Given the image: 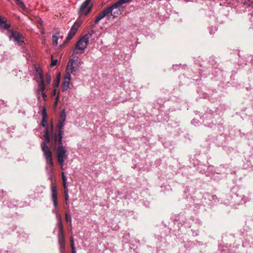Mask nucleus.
<instances>
[{
	"mask_svg": "<svg viewBox=\"0 0 253 253\" xmlns=\"http://www.w3.org/2000/svg\"><path fill=\"white\" fill-rule=\"evenodd\" d=\"M111 12L110 8H106L101 12L99 13L95 20V23H98L101 20L105 17L107 16L109 18V14Z\"/></svg>",
	"mask_w": 253,
	"mask_h": 253,
	"instance_id": "11",
	"label": "nucleus"
},
{
	"mask_svg": "<svg viewBox=\"0 0 253 253\" xmlns=\"http://www.w3.org/2000/svg\"><path fill=\"white\" fill-rule=\"evenodd\" d=\"M83 62L78 59H71L69 60L67 68V72H69L70 74L76 75L77 72L79 70Z\"/></svg>",
	"mask_w": 253,
	"mask_h": 253,
	"instance_id": "4",
	"label": "nucleus"
},
{
	"mask_svg": "<svg viewBox=\"0 0 253 253\" xmlns=\"http://www.w3.org/2000/svg\"><path fill=\"white\" fill-rule=\"evenodd\" d=\"M57 102L55 101V105L56 106L57 105Z\"/></svg>",
	"mask_w": 253,
	"mask_h": 253,
	"instance_id": "33",
	"label": "nucleus"
},
{
	"mask_svg": "<svg viewBox=\"0 0 253 253\" xmlns=\"http://www.w3.org/2000/svg\"><path fill=\"white\" fill-rule=\"evenodd\" d=\"M57 59H52L51 66H55L57 64Z\"/></svg>",
	"mask_w": 253,
	"mask_h": 253,
	"instance_id": "28",
	"label": "nucleus"
},
{
	"mask_svg": "<svg viewBox=\"0 0 253 253\" xmlns=\"http://www.w3.org/2000/svg\"><path fill=\"white\" fill-rule=\"evenodd\" d=\"M65 122L59 121L57 125V132H54L52 124L50 127H46L43 135L44 141L41 143V148L46 161V168L53 171V166L52 153L47 146L50 141V138L53 139L55 148H56V155L58 161L61 166V169L63 170L65 160L67 158V150L62 144L63 128Z\"/></svg>",
	"mask_w": 253,
	"mask_h": 253,
	"instance_id": "1",
	"label": "nucleus"
},
{
	"mask_svg": "<svg viewBox=\"0 0 253 253\" xmlns=\"http://www.w3.org/2000/svg\"><path fill=\"white\" fill-rule=\"evenodd\" d=\"M9 39L16 42L19 45H22L24 42L22 35L17 31H11L9 33Z\"/></svg>",
	"mask_w": 253,
	"mask_h": 253,
	"instance_id": "6",
	"label": "nucleus"
},
{
	"mask_svg": "<svg viewBox=\"0 0 253 253\" xmlns=\"http://www.w3.org/2000/svg\"><path fill=\"white\" fill-rule=\"evenodd\" d=\"M52 212L56 214V218H58L59 217H61V216L58 213V210L57 208H54L52 210Z\"/></svg>",
	"mask_w": 253,
	"mask_h": 253,
	"instance_id": "23",
	"label": "nucleus"
},
{
	"mask_svg": "<svg viewBox=\"0 0 253 253\" xmlns=\"http://www.w3.org/2000/svg\"><path fill=\"white\" fill-rule=\"evenodd\" d=\"M58 37L57 36L53 35L52 41H53V43L55 45H57L58 44Z\"/></svg>",
	"mask_w": 253,
	"mask_h": 253,
	"instance_id": "20",
	"label": "nucleus"
},
{
	"mask_svg": "<svg viewBox=\"0 0 253 253\" xmlns=\"http://www.w3.org/2000/svg\"><path fill=\"white\" fill-rule=\"evenodd\" d=\"M64 196H65V203L66 205L68 207H69V194H68V191H64Z\"/></svg>",
	"mask_w": 253,
	"mask_h": 253,
	"instance_id": "19",
	"label": "nucleus"
},
{
	"mask_svg": "<svg viewBox=\"0 0 253 253\" xmlns=\"http://www.w3.org/2000/svg\"><path fill=\"white\" fill-rule=\"evenodd\" d=\"M59 98V96H57L56 97V102H58V100Z\"/></svg>",
	"mask_w": 253,
	"mask_h": 253,
	"instance_id": "31",
	"label": "nucleus"
},
{
	"mask_svg": "<svg viewBox=\"0 0 253 253\" xmlns=\"http://www.w3.org/2000/svg\"><path fill=\"white\" fill-rule=\"evenodd\" d=\"M46 123H47V119L42 118V123H41L42 126L46 127ZM47 126H46V127Z\"/></svg>",
	"mask_w": 253,
	"mask_h": 253,
	"instance_id": "25",
	"label": "nucleus"
},
{
	"mask_svg": "<svg viewBox=\"0 0 253 253\" xmlns=\"http://www.w3.org/2000/svg\"><path fill=\"white\" fill-rule=\"evenodd\" d=\"M133 0H119L118 1H116L117 4L116 5H122L125 3H127L131 2Z\"/></svg>",
	"mask_w": 253,
	"mask_h": 253,
	"instance_id": "17",
	"label": "nucleus"
},
{
	"mask_svg": "<svg viewBox=\"0 0 253 253\" xmlns=\"http://www.w3.org/2000/svg\"><path fill=\"white\" fill-rule=\"evenodd\" d=\"M45 88H46L51 82L52 76L50 72L46 73L45 77L43 76Z\"/></svg>",
	"mask_w": 253,
	"mask_h": 253,
	"instance_id": "13",
	"label": "nucleus"
},
{
	"mask_svg": "<svg viewBox=\"0 0 253 253\" xmlns=\"http://www.w3.org/2000/svg\"><path fill=\"white\" fill-rule=\"evenodd\" d=\"M81 24L82 22L80 20H77L75 22L68 33L66 39V41H69L73 38Z\"/></svg>",
	"mask_w": 253,
	"mask_h": 253,
	"instance_id": "8",
	"label": "nucleus"
},
{
	"mask_svg": "<svg viewBox=\"0 0 253 253\" xmlns=\"http://www.w3.org/2000/svg\"><path fill=\"white\" fill-rule=\"evenodd\" d=\"M60 119L59 121L62 122H65L66 118V114L65 110H63L60 113Z\"/></svg>",
	"mask_w": 253,
	"mask_h": 253,
	"instance_id": "18",
	"label": "nucleus"
},
{
	"mask_svg": "<svg viewBox=\"0 0 253 253\" xmlns=\"http://www.w3.org/2000/svg\"><path fill=\"white\" fill-rule=\"evenodd\" d=\"M60 74H58V76L56 77L55 81L54 82V83L53 84V85L54 88L58 87V86L59 85V83H60Z\"/></svg>",
	"mask_w": 253,
	"mask_h": 253,
	"instance_id": "16",
	"label": "nucleus"
},
{
	"mask_svg": "<svg viewBox=\"0 0 253 253\" xmlns=\"http://www.w3.org/2000/svg\"><path fill=\"white\" fill-rule=\"evenodd\" d=\"M42 118L47 119V115L46 109L44 107H43L42 110Z\"/></svg>",
	"mask_w": 253,
	"mask_h": 253,
	"instance_id": "22",
	"label": "nucleus"
},
{
	"mask_svg": "<svg viewBox=\"0 0 253 253\" xmlns=\"http://www.w3.org/2000/svg\"><path fill=\"white\" fill-rule=\"evenodd\" d=\"M66 220L67 222H70L71 223L72 222V218L71 216L69 214H68L67 213H66Z\"/></svg>",
	"mask_w": 253,
	"mask_h": 253,
	"instance_id": "24",
	"label": "nucleus"
},
{
	"mask_svg": "<svg viewBox=\"0 0 253 253\" xmlns=\"http://www.w3.org/2000/svg\"><path fill=\"white\" fill-rule=\"evenodd\" d=\"M72 253H76L75 249H72Z\"/></svg>",
	"mask_w": 253,
	"mask_h": 253,
	"instance_id": "30",
	"label": "nucleus"
},
{
	"mask_svg": "<svg viewBox=\"0 0 253 253\" xmlns=\"http://www.w3.org/2000/svg\"><path fill=\"white\" fill-rule=\"evenodd\" d=\"M62 178L63 183L67 182V178H66L64 172H62Z\"/></svg>",
	"mask_w": 253,
	"mask_h": 253,
	"instance_id": "26",
	"label": "nucleus"
},
{
	"mask_svg": "<svg viewBox=\"0 0 253 253\" xmlns=\"http://www.w3.org/2000/svg\"><path fill=\"white\" fill-rule=\"evenodd\" d=\"M63 187H64V191H68V187H67V183L66 182H65V183H63Z\"/></svg>",
	"mask_w": 253,
	"mask_h": 253,
	"instance_id": "29",
	"label": "nucleus"
},
{
	"mask_svg": "<svg viewBox=\"0 0 253 253\" xmlns=\"http://www.w3.org/2000/svg\"><path fill=\"white\" fill-rule=\"evenodd\" d=\"M90 1L91 0H85L81 5L79 11L80 15L86 16L90 12L93 5Z\"/></svg>",
	"mask_w": 253,
	"mask_h": 253,
	"instance_id": "5",
	"label": "nucleus"
},
{
	"mask_svg": "<svg viewBox=\"0 0 253 253\" xmlns=\"http://www.w3.org/2000/svg\"><path fill=\"white\" fill-rule=\"evenodd\" d=\"M17 4L19 5L22 8H25V5L22 0H16Z\"/></svg>",
	"mask_w": 253,
	"mask_h": 253,
	"instance_id": "21",
	"label": "nucleus"
},
{
	"mask_svg": "<svg viewBox=\"0 0 253 253\" xmlns=\"http://www.w3.org/2000/svg\"><path fill=\"white\" fill-rule=\"evenodd\" d=\"M116 4L117 2L107 7V8H110L111 10V12L109 14V18H110L111 17L113 18H116L121 15V10L119 8L121 5H116Z\"/></svg>",
	"mask_w": 253,
	"mask_h": 253,
	"instance_id": "7",
	"label": "nucleus"
},
{
	"mask_svg": "<svg viewBox=\"0 0 253 253\" xmlns=\"http://www.w3.org/2000/svg\"><path fill=\"white\" fill-rule=\"evenodd\" d=\"M71 80V76L69 72H67L64 77L63 83L61 85L62 90L63 91H66L69 87L70 81Z\"/></svg>",
	"mask_w": 253,
	"mask_h": 253,
	"instance_id": "9",
	"label": "nucleus"
},
{
	"mask_svg": "<svg viewBox=\"0 0 253 253\" xmlns=\"http://www.w3.org/2000/svg\"><path fill=\"white\" fill-rule=\"evenodd\" d=\"M57 226L59 229V233L58 234L63 233V225L61 220V217H59V218H57Z\"/></svg>",
	"mask_w": 253,
	"mask_h": 253,
	"instance_id": "15",
	"label": "nucleus"
},
{
	"mask_svg": "<svg viewBox=\"0 0 253 253\" xmlns=\"http://www.w3.org/2000/svg\"><path fill=\"white\" fill-rule=\"evenodd\" d=\"M58 243L60 245V253H63V250L65 248V241L63 233L58 234Z\"/></svg>",
	"mask_w": 253,
	"mask_h": 253,
	"instance_id": "12",
	"label": "nucleus"
},
{
	"mask_svg": "<svg viewBox=\"0 0 253 253\" xmlns=\"http://www.w3.org/2000/svg\"><path fill=\"white\" fill-rule=\"evenodd\" d=\"M40 23H41V24H42V20H40Z\"/></svg>",
	"mask_w": 253,
	"mask_h": 253,
	"instance_id": "32",
	"label": "nucleus"
},
{
	"mask_svg": "<svg viewBox=\"0 0 253 253\" xmlns=\"http://www.w3.org/2000/svg\"><path fill=\"white\" fill-rule=\"evenodd\" d=\"M10 26L7 24L6 21H3L2 18L0 16V28L3 29H7Z\"/></svg>",
	"mask_w": 253,
	"mask_h": 253,
	"instance_id": "14",
	"label": "nucleus"
},
{
	"mask_svg": "<svg viewBox=\"0 0 253 253\" xmlns=\"http://www.w3.org/2000/svg\"><path fill=\"white\" fill-rule=\"evenodd\" d=\"M70 242H71V246L72 249H75V246H74L73 238L72 236H71L70 238Z\"/></svg>",
	"mask_w": 253,
	"mask_h": 253,
	"instance_id": "27",
	"label": "nucleus"
},
{
	"mask_svg": "<svg viewBox=\"0 0 253 253\" xmlns=\"http://www.w3.org/2000/svg\"><path fill=\"white\" fill-rule=\"evenodd\" d=\"M91 36V34L89 36L88 34L82 37L77 42L75 47L73 48V54H79L83 53L85 49L86 48L89 37Z\"/></svg>",
	"mask_w": 253,
	"mask_h": 253,
	"instance_id": "3",
	"label": "nucleus"
},
{
	"mask_svg": "<svg viewBox=\"0 0 253 253\" xmlns=\"http://www.w3.org/2000/svg\"><path fill=\"white\" fill-rule=\"evenodd\" d=\"M51 198L53 203L54 207L57 208L58 207V198L56 187L52 185L51 187Z\"/></svg>",
	"mask_w": 253,
	"mask_h": 253,
	"instance_id": "10",
	"label": "nucleus"
},
{
	"mask_svg": "<svg viewBox=\"0 0 253 253\" xmlns=\"http://www.w3.org/2000/svg\"><path fill=\"white\" fill-rule=\"evenodd\" d=\"M36 78L37 79V82L38 85V88L37 91V96L39 100L40 99L41 94L44 100H45L46 95L44 91L45 89V85L44 84V81L43 79V75L41 72H39L38 69L36 67Z\"/></svg>",
	"mask_w": 253,
	"mask_h": 253,
	"instance_id": "2",
	"label": "nucleus"
}]
</instances>
